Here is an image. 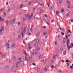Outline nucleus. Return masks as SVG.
Masks as SVG:
<instances>
[{"label": "nucleus", "mask_w": 73, "mask_h": 73, "mask_svg": "<svg viewBox=\"0 0 73 73\" xmlns=\"http://www.w3.org/2000/svg\"><path fill=\"white\" fill-rule=\"evenodd\" d=\"M71 45L72 46V47H73V43H71Z\"/></svg>", "instance_id": "nucleus-60"}, {"label": "nucleus", "mask_w": 73, "mask_h": 73, "mask_svg": "<svg viewBox=\"0 0 73 73\" xmlns=\"http://www.w3.org/2000/svg\"><path fill=\"white\" fill-rule=\"evenodd\" d=\"M25 61H27V62H28V61H27V57L26 56H25Z\"/></svg>", "instance_id": "nucleus-33"}, {"label": "nucleus", "mask_w": 73, "mask_h": 73, "mask_svg": "<svg viewBox=\"0 0 73 73\" xmlns=\"http://www.w3.org/2000/svg\"><path fill=\"white\" fill-rule=\"evenodd\" d=\"M39 4H40V5H41V6H44V3H42V4H41L40 3H39Z\"/></svg>", "instance_id": "nucleus-22"}, {"label": "nucleus", "mask_w": 73, "mask_h": 73, "mask_svg": "<svg viewBox=\"0 0 73 73\" xmlns=\"http://www.w3.org/2000/svg\"><path fill=\"white\" fill-rule=\"evenodd\" d=\"M70 13H68L66 15L67 16H69L70 15Z\"/></svg>", "instance_id": "nucleus-20"}, {"label": "nucleus", "mask_w": 73, "mask_h": 73, "mask_svg": "<svg viewBox=\"0 0 73 73\" xmlns=\"http://www.w3.org/2000/svg\"><path fill=\"white\" fill-rule=\"evenodd\" d=\"M33 11H35V9L33 8Z\"/></svg>", "instance_id": "nucleus-59"}, {"label": "nucleus", "mask_w": 73, "mask_h": 73, "mask_svg": "<svg viewBox=\"0 0 73 73\" xmlns=\"http://www.w3.org/2000/svg\"><path fill=\"white\" fill-rule=\"evenodd\" d=\"M70 68L71 69H73V67L72 66H70Z\"/></svg>", "instance_id": "nucleus-51"}, {"label": "nucleus", "mask_w": 73, "mask_h": 73, "mask_svg": "<svg viewBox=\"0 0 73 73\" xmlns=\"http://www.w3.org/2000/svg\"><path fill=\"white\" fill-rule=\"evenodd\" d=\"M15 45H16V44L15 43H13L12 44V46H11V48H14V46H15Z\"/></svg>", "instance_id": "nucleus-8"}, {"label": "nucleus", "mask_w": 73, "mask_h": 73, "mask_svg": "<svg viewBox=\"0 0 73 73\" xmlns=\"http://www.w3.org/2000/svg\"><path fill=\"white\" fill-rule=\"evenodd\" d=\"M58 72H59L60 73H62V70H60V71H59Z\"/></svg>", "instance_id": "nucleus-36"}, {"label": "nucleus", "mask_w": 73, "mask_h": 73, "mask_svg": "<svg viewBox=\"0 0 73 73\" xmlns=\"http://www.w3.org/2000/svg\"><path fill=\"white\" fill-rule=\"evenodd\" d=\"M51 68H52V69H53L54 68V65H52L51 66Z\"/></svg>", "instance_id": "nucleus-21"}, {"label": "nucleus", "mask_w": 73, "mask_h": 73, "mask_svg": "<svg viewBox=\"0 0 73 73\" xmlns=\"http://www.w3.org/2000/svg\"><path fill=\"white\" fill-rule=\"evenodd\" d=\"M22 51L24 53V54H25V56H27V54H26V52H25V50H23Z\"/></svg>", "instance_id": "nucleus-4"}, {"label": "nucleus", "mask_w": 73, "mask_h": 73, "mask_svg": "<svg viewBox=\"0 0 73 73\" xmlns=\"http://www.w3.org/2000/svg\"><path fill=\"white\" fill-rule=\"evenodd\" d=\"M40 13H42V11H41V10L40 11Z\"/></svg>", "instance_id": "nucleus-40"}, {"label": "nucleus", "mask_w": 73, "mask_h": 73, "mask_svg": "<svg viewBox=\"0 0 73 73\" xmlns=\"http://www.w3.org/2000/svg\"><path fill=\"white\" fill-rule=\"evenodd\" d=\"M66 50L65 51V52H64L63 53L64 55H65V54H66Z\"/></svg>", "instance_id": "nucleus-18"}, {"label": "nucleus", "mask_w": 73, "mask_h": 73, "mask_svg": "<svg viewBox=\"0 0 73 73\" xmlns=\"http://www.w3.org/2000/svg\"><path fill=\"white\" fill-rule=\"evenodd\" d=\"M55 45H57V42H55Z\"/></svg>", "instance_id": "nucleus-58"}, {"label": "nucleus", "mask_w": 73, "mask_h": 73, "mask_svg": "<svg viewBox=\"0 0 73 73\" xmlns=\"http://www.w3.org/2000/svg\"><path fill=\"white\" fill-rule=\"evenodd\" d=\"M62 35L64 36V33H61Z\"/></svg>", "instance_id": "nucleus-42"}, {"label": "nucleus", "mask_w": 73, "mask_h": 73, "mask_svg": "<svg viewBox=\"0 0 73 73\" xmlns=\"http://www.w3.org/2000/svg\"><path fill=\"white\" fill-rule=\"evenodd\" d=\"M33 16V13H31V17H32Z\"/></svg>", "instance_id": "nucleus-47"}, {"label": "nucleus", "mask_w": 73, "mask_h": 73, "mask_svg": "<svg viewBox=\"0 0 73 73\" xmlns=\"http://www.w3.org/2000/svg\"><path fill=\"white\" fill-rule=\"evenodd\" d=\"M44 70L45 71H46L47 70V69H46V68L44 69Z\"/></svg>", "instance_id": "nucleus-62"}, {"label": "nucleus", "mask_w": 73, "mask_h": 73, "mask_svg": "<svg viewBox=\"0 0 73 73\" xmlns=\"http://www.w3.org/2000/svg\"><path fill=\"white\" fill-rule=\"evenodd\" d=\"M67 3L68 4L67 6V7L68 8H70V2H69V1H67Z\"/></svg>", "instance_id": "nucleus-1"}, {"label": "nucleus", "mask_w": 73, "mask_h": 73, "mask_svg": "<svg viewBox=\"0 0 73 73\" xmlns=\"http://www.w3.org/2000/svg\"><path fill=\"white\" fill-rule=\"evenodd\" d=\"M31 3H32V2H29L28 4V5H31Z\"/></svg>", "instance_id": "nucleus-26"}, {"label": "nucleus", "mask_w": 73, "mask_h": 73, "mask_svg": "<svg viewBox=\"0 0 73 73\" xmlns=\"http://www.w3.org/2000/svg\"><path fill=\"white\" fill-rule=\"evenodd\" d=\"M68 32H69L70 34H72V32H71V31H70L68 30Z\"/></svg>", "instance_id": "nucleus-37"}, {"label": "nucleus", "mask_w": 73, "mask_h": 73, "mask_svg": "<svg viewBox=\"0 0 73 73\" xmlns=\"http://www.w3.org/2000/svg\"><path fill=\"white\" fill-rule=\"evenodd\" d=\"M64 9H61V12H64Z\"/></svg>", "instance_id": "nucleus-19"}, {"label": "nucleus", "mask_w": 73, "mask_h": 73, "mask_svg": "<svg viewBox=\"0 0 73 73\" xmlns=\"http://www.w3.org/2000/svg\"><path fill=\"white\" fill-rule=\"evenodd\" d=\"M36 43H38V44L39 43V40L38 39L36 40Z\"/></svg>", "instance_id": "nucleus-17"}, {"label": "nucleus", "mask_w": 73, "mask_h": 73, "mask_svg": "<svg viewBox=\"0 0 73 73\" xmlns=\"http://www.w3.org/2000/svg\"><path fill=\"white\" fill-rule=\"evenodd\" d=\"M8 23H9V22H8V21H6V23L7 25H8Z\"/></svg>", "instance_id": "nucleus-24"}, {"label": "nucleus", "mask_w": 73, "mask_h": 73, "mask_svg": "<svg viewBox=\"0 0 73 73\" xmlns=\"http://www.w3.org/2000/svg\"><path fill=\"white\" fill-rule=\"evenodd\" d=\"M73 54H72V59H73Z\"/></svg>", "instance_id": "nucleus-64"}, {"label": "nucleus", "mask_w": 73, "mask_h": 73, "mask_svg": "<svg viewBox=\"0 0 73 73\" xmlns=\"http://www.w3.org/2000/svg\"><path fill=\"white\" fill-rule=\"evenodd\" d=\"M44 61V60L43 59L42 60L41 62H43Z\"/></svg>", "instance_id": "nucleus-50"}, {"label": "nucleus", "mask_w": 73, "mask_h": 73, "mask_svg": "<svg viewBox=\"0 0 73 73\" xmlns=\"http://www.w3.org/2000/svg\"><path fill=\"white\" fill-rule=\"evenodd\" d=\"M30 61H32V56H30Z\"/></svg>", "instance_id": "nucleus-13"}, {"label": "nucleus", "mask_w": 73, "mask_h": 73, "mask_svg": "<svg viewBox=\"0 0 73 73\" xmlns=\"http://www.w3.org/2000/svg\"><path fill=\"white\" fill-rule=\"evenodd\" d=\"M51 62V63H52V64H53V62H54V61H53V60H52Z\"/></svg>", "instance_id": "nucleus-56"}, {"label": "nucleus", "mask_w": 73, "mask_h": 73, "mask_svg": "<svg viewBox=\"0 0 73 73\" xmlns=\"http://www.w3.org/2000/svg\"><path fill=\"white\" fill-rule=\"evenodd\" d=\"M26 17L28 19V18H29V17H28V15H27L26 16Z\"/></svg>", "instance_id": "nucleus-53"}, {"label": "nucleus", "mask_w": 73, "mask_h": 73, "mask_svg": "<svg viewBox=\"0 0 73 73\" xmlns=\"http://www.w3.org/2000/svg\"><path fill=\"white\" fill-rule=\"evenodd\" d=\"M5 68L6 69H7V68H8V66H6L5 67Z\"/></svg>", "instance_id": "nucleus-55"}, {"label": "nucleus", "mask_w": 73, "mask_h": 73, "mask_svg": "<svg viewBox=\"0 0 73 73\" xmlns=\"http://www.w3.org/2000/svg\"><path fill=\"white\" fill-rule=\"evenodd\" d=\"M35 47H37V45H35Z\"/></svg>", "instance_id": "nucleus-63"}, {"label": "nucleus", "mask_w": 73, "mask_h": 73, "mask_svg": "<svg viewBox=\"0 0 73 73\" xmlns=\"http://www.w3.org/2000/svg\"><path fill=\"white\" fill-rule=\"evenodd\" d=\"M46 24L48 25H49V23L47 21H46Z\"/></svg>", "instance_id": "nucleus-39"}, {"label": "nucleus", "mask_w": 73, "mask_h": 73, "mask_svg": "<svg viewBox=\"0 0 73 73\" xmlns=\"http://www.w3.org/2000/svg\"><path fill=\"white\" fill-rule=\"evenodd\" d=\"M33 65L34 66H36V64L35 63H33Z\"/></svg>", "instance_id": "nucleus-49"}, {"label": "nucleus", "mask_w": 73, "mask_h": 73, "mask_svg": "<svg viewBox=\"0 0 73 73\" xmlns=\"http://www.w3.org/2000/svg\"><path fill=\"white\" fill-rule=\"evenodd\" d=\"M29 36H31V34L30 33H29Z\"/></svg>", "instance_id": "nucleus-54"}, {"label": "nucleus", "mask_w": 73, "mask_h": 73, "mask_svg": "<svg viewBox=\"0 0 73 73\" xmlns=\"http://www.w3.org/2000/svg\"><path fill=\"white\" fill-rule=\"evenodd\" d=\"M21 35H22V38H24V33L23 32H21Z\"/></svg>", "instance_id": "nucleus-9"}, {"label": "nucleus", "mask_w": 73, "mask_h": 73, "mask_svg": "<svg viewBox=\"0 0 73 73\" xmlns=\"http://www.w3.org/2000/svg\"><path fill=\"white\" fill-rule=\"evenodd\" d=\"M16 68L17 69L18 68V65H17V64H16Z\"/></svg>", "instance_id": "nucleus-34"}, {"label": "nucleus", "mask_w": 73, "mask_h": 73, "mask_svg": "<svg viewBox=\"0 0 73 73\" xmlns=\"http://www.w3.org/2000/svg\"><path fill=\"white\" fill-rule=\"evenodd\" d=\"M29 49H30V50L31 49V47L30 46L29 47Z\"/></svg>", "instance_id": "nucleus-61"}, {"label": "nucleus", "mask_w": 73, "mask_h": 73, "mask_svg": "<svg viewBox=\"0 0 73 73\" xmlns=\"http://www.w3.org/2000/svg\"><path fill=\"white\" fill-rule=\"evenodd\" d=\"M34 52H32L31 54V56H33L34 55Z\"/></svg>", "instance_id": "nucleus-25"}, {"label": "nucleus", "mask_w": 73, "mask_h": 73, "mask_svg": "<svg viewBox=\"0 0 73 73\" xmlns=\"http://www.w3.org/2000/svg\"><path fill=\"white\" fill-rule=\"evenodd\" d=\"M23 5L22 4L21 5V6L20 7V9H21V8H23Z\"/></svg>", "instance_id": "nucleus-16"}, {"label": "nucleus", "mask_w": 73, "mask_h": 73, "mask_svg": "<svg viewBox=\"0 0 73 73\" xmlns=\"http://www.w3.org/2000/svg\"><path fill=\"white\" fill-rule=\"evenodd\" d=\"M15 19H13V23H15Z\"/></svg>", "instance_id": "nucleus-35"}, {"label": "nucleus", "mask_w": 73, "mask_h": 73, "mask_svg": "<svg viewBox=\"0 0 73 73\" xmlns=\"http://www.w3.org/2000/svg\"><path fill=\"white\" fill-rule=\"evenodd\" d=\"M9 43H7L6 44L7 46H9Z\"/></svg>", "instance_id": "nucleus-27"}, {"label": "nucleus", "mask_w": 73, "mask_h": 73, "mask_svg": "<svg viewBox=\"0 0 73 73\" xmlns=\"http://www.w3.org/2000/svg\"><path fill=\"white\" fill-rule=\"evenodd\" d=\"M56 15H57V16H59V15H58V11H56Z\"/></svg>", "instance_id": "nucleus-30"}, {"label": "nucleus", "mask_w": 73, "mask_h": 73, "mask_svg": "<svg viewBox=\"0 0 73 73\" xmlns=\"http://www.w3.org/2000/svg\"><path fill=\"white\" fill-rule=\"evenodd\" d=\"M4 16H6V13H4Z\"/></svg>", "instance_id": "nucleus-57"}, {"label": "nucleus", "mask_w": 73, "mask_h": 73, "mask_svg": "<svg viewBox=\"0 0 73 73\" xmlns=\"http://www.w3.org/2000/svg\"><path fill=\"white\" fill-rule=\"evenodd\" d=\"M67 47H68V46H69V44H70V41H69V39H67Z\"/></svg>", "instance_id": "nucleus-2"}, {"label": "nucleus", "mask_w": 73, "mask_h": 73, "mask_svg": "<svg viewBox=\"0 0 73 73\" xmlns=\"http://www.w3.org/2000/svg\"><path fill=\"white\" fill-rule=\"evenodd\" d=\"M25 20H26V18H24L23 19V22H25Z\"/></svg>", "instance_id": "nucleus-41"}, {"label": "nucleus", "mask_w": 73, "mask_h": 73, "mask_svg": "<svg viewBox=\"0 0 73 73\" xmlns=\"http://www.w3.org/2000/svg\"><path fill=\"white\" fill-rule=\"evenodd\" d=\"M18 38L19 39H20V38H21V35L18 36Z\"/></svg>", "instance_id": "nucleus-31"}, {"label": "nucleus", "mask_w": 73, "mask_h": 73, "mask_svg": "<svg viewBox=\"0 0 73 73\" xmlns=\"http://www.w3.org/2000/svg\"><path fill=\"white\" fill-rule=\"evenodd\" d=\"M7 8H9L8 9V12H9V11H10L11 10V8H10L9 7H7Z\"/></svg>", "instance_id": "nucleus-15"}, {"label": "nucleus", "mask_w": 73, "mask_h": 73, "mask_svg": "<svg viewBox=\"0 0 73 73\" xmlns=\"http://www.w3.org/2000/svg\"><path fill=\"white\" fill-rule=\"evenodd\" d=\"M66 40V39L65 38H63V42H62V43L63 44H65V41Z\"/></svg>", "instance_id": "nucleus-7"}, {"label": "nucleus", "mask_w": 73, "mask_h": 73, "mask_svg": "<svg viewBox=\"0 0 73 73\" xmlns=\"http://www.w3.org/2000/svg\"><path fill=\"white\" fill-rule=\"evenodd\" d=\"M65 61H66V62H69V60H66Z\"/></svg>", "instance_id": "nucleus-44"}, {"label": "nucleus", "mask_w": 73, "mask_h": 73, "mask_svg": "<svg viewBox=\"0 0 73 73\" xmlns=\"http://www.w3.org/2000/svg\"><path fill=\"white\" fill-rule=\"evenodd\" d=\"M68 48V50L69 51L70 49V48H72V46H69L68 47H67Z\"/></svg>", "instance_id": "nucleus-6"}, {"label": "nucleus", "mask_w": 73, "mask_h": 73, "mask_svg": "<svg viewBox=\"0 0 73 73\" xmlns=\"http://www.w3.org/2000/svg\"><path fill=\"white\" fill-rule=\"evenodd\" d=\"M61 29L63 32H65V30L63 28H61Z\"/></svg>", "instance_id": "nucleus-12"}, {"label": "nucleus", "mask_w": 73, "mask_h": 73, "mask_svg": "<svg viewBox=\"0 0 73 73\" xmlns=\"http://www.w3.org/2000/svg\"><path fill=\"white\" fill-rule=\"evenodd\" d=\"M23 32H26V27H24V29H23Z\"/></svg>", "instance_id": "nucleus-14"}, {"label": "nucleus", "mask_w": 73, "mask_h": 73, "mask_svg": "<svg viewBox=\"0 0 73 73\" xmlns=\"http://www.w3.org/2000/svg\"><path fill=\"white\" fill-rule=\"evenodd\" d=\"M68 36H66V39H68Z\"/></svg>", "instance_id": "nucleus-52"}, {"label": "nucleus", "mask_w": 73, "mask_h": 73, "mask_svg": "<svg viewBox=\"0 0 73 73\" xmlns=\"http://www.w3.org/2000/svg\"><path fill=\"white\" fill-rule=\"evenodd\" d=\"M36 70H37V72H39V71H40V68H37Z\"/></svg>", "instance_id": "nucleus-11"}, {"label": "nucleus", "mask_w": 73, "mask_h": 73, "mask_svg": "<svg viewBox=\"0 0 73 73\" xmlns=\"http://www.w3.org/2000/svg\"><path fill=\"white\" fill-rule=\"evenodd\" d=\"M21 62H22V61H21V60H19V63H20V64H21Z\"/></svg>", "instance_id": "nucleus-48"}, {"label": "nucleus", "mask_w": 73, "mask_h": 73, "mask_svg": "<svg viewBox=\"0 0 73 73\" xmlns=\"http://www.w3.org/2000/svg\"><path fill=\"white\" fill-rule=\"evenodd\" d=\"M13 69H14L13 67H12L11 68V70H12V71H13Z\"/></svg>", "instance_id": "nucleus-29"}, {"label": "nucleus", "mask_w": 73, "mask_h": 73, "mask_svg": "<svg viewBox=\"0 0 73 73\" xmlns=\"http://www.w3.org/2000/svg\"><path fill=\"white\" fill-rule=\"evenodd\" d=\"M30 46H31V44H30V43H29L28 44V46L29 47H30Z\"/></svg>", "instance_id": "nucleus-43"}, {"label": "nucleus", "mask_w": 73, "mask_h": 73, "mask_svg": "<svg viewBox=\"0 0 73 73\" xmlns=\"http://www.w3.org/2000/svg\"><path fill=\"white\" fill-rule=\"evenodd\" d=\"M9 23H10V25H11V24H12V21H10V22H9Z\"/></svg>", "instance_id": "nucleus-23"}, {"label": "nucleus", "mask_w": 73, "mask_h": 73, "mask_svg": "<svg viewBox=\"0 0 73 73\" xmlns=\"http://www.w3.org/2000/svg\"><path fill=\"white\" fill-rule=\"evenodd\" d=\"M43 34H44V35H46V32H44Z\"/></svg>", "instance_id": "nucleus-38"}, {"label": "nucleus", "mask_w": 73, "mask_h": 73, "mask_svg": "<svg viewBox=\"0 0 73 73\" xmlns=\"http://www.w3.org/2000/svg\"><path fill=\"white\" fill-rule=\"evenodd\" d=\"M50 9L52 11L53 10V9H52V7L51 6H50Z\"/></svg>", "instance_id": "nucleus-28"}, {"label": "nucleus", "mask_w": 73, "mask_h": 73, "mask_svg": "<svg viewBox=\"0 0 73 73\" xmlns=\"http://www.w3.org/2000/svg\"><path fill=\"white\" fill-rule=\"evenodd\" d=\"M32 30H33V29H32V28H31L30 29V31H31V32H32Z\"/></svg>", "instance_id": "nucleus-45"}, {"label": "nucleus", "mask_w": 73, "mask_h": 73, "mask_svg": "<svg viewBox=\"0 0 73 73\" xmlns=\"http://www.w3.org/2000/svg\"><path fill=\"white\" fill-rule=\"evenodd\" d=\"M41 58V56L40 55L39 56V59H40Z\"/></svg>", "instance_id": "nucleus-46"}, {"label": "nucleus", "mask_w": 73, "mask_h": 73, "mask_svg": "<svg viewBox=\"0 0 73 73\" xmlns=\"http://www.w3.org/2000/svg\"><path fill=\"white\" fill-rule=\"evenodd\" d=\"M4 28L3 27H2L1 30H0V34H2L3 33V31H4Z\"/></svg>", "instance_id": "nucleus-3"}, {"label": "nucleus", "mask_w": 73, "mask_h": 73, "mask_svg": "<svg viewBox=\"0 0 73 73\" xmlns=\"http://www.w3.org/2000/svg\"><path fill=\"white\" fill-rule=\"evenodd\" d=\"M18 27H19L20 25V22H18Z\"/></svg>", "instance_id": "nucleus-32"}, {"label": "nucleus", "mask_w": 73, "mask_h": 73, "mask_svg": "<svg viewBox=\"0 0 73 73\" xmlns=\"http://www.w3.org/2000/svg\"><path fill=\"white\" fill-rule=\"evenodd\" d=\"M6 56V55L5 54H3L1 55V57L2 58H5Z\"/></svg>", "instance_id": "nucleus-5"}, {"label": "nucleus", "mask_w": 73, "mask_h": 73, "mask_svg": "<svg viewBox=\"0 0 73 73\" xmlns=\"http://www.w3.org/2000/svg\"><path fill=\"white\" fill-rule=\"evenodd\" d=\"M0 20L1 21H4V20L3 19H1V17H0Z\"/></svg>", "instance_id": "nucleus-10"}]
</instances>
